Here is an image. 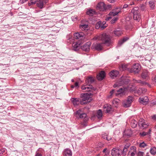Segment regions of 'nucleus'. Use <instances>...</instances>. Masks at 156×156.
Wrapping results in <instances>:
<instances>
[{"label": "nucleus", "instance_id": "1", "mask_svg": "<svg viewBox=\"0 0 156 156\" xmlns=\"http://www.w3.org/2000/svg\"><path fill=\"white\" fill-rule=\"evenodd\" d=\"M93 95V94L91 93L85 94L82 98V100L80 101V104L83 105L90 102L91 100L90 97L92 96Z\"/></svg>", "mask_w": 156, "mask_h": 156}, {"label": "nucleus", "instance_id": "2", "mask_svg": "<svg viewBox=\"0 0 156 156\" xmlns=\"http://www.w3.org/2000/svg\"><path fill=\"white\" fill-rule=\"evenodd\" d=\"M111 8L110 5H106L103 2H101L98 3L97 6V9L102 11H105L110 9Z\"/></svg>", "mask_w": 156, "mask_h": 156}, {"label": "nucleus", "instance_id": "3", "mask_svg": "<svg viewBox=\"0 0 156 156\" xmlns=\"http://www.w3.org/2000/svg\"><path fill=\"white\" fill-rule=\"evenodd\" d=\"M141 68V66L139 63H135L129 70L130 73H134V74L137 73L140 70Z\"/></svg>", "mask_w": 156, "mask_h": 156}, {"label": "nucleus", "instance_id": "4", "mask_svg": "<svg viewBox=\"0 0 156 156\" xmlns=\"http://www.w3.org/2000/svg\"><path fill=\"white\" fill-rule=\"evenodd\" d=\"M131 12L133 13V19L135 20L139 21L140 19V12L137 7H135L131 10Z\"/></svg>", "mask_w": 156, "mask_h": 156}, {"label": "nucleus", "instance_id": "5", "mask_svg": "<svg viewBox=\"0 0 156 156\" xmlns=\"http://www.w3.org/2000/svg\"><path fill=\"white\" fill-rule=\"evenodd\" d=\"M99 39L101 40L102 41L103 44H106L110 42V38L109 35L106 34H103L100 37Z\"/></svg>", "mask_w": 156, "mask_h": 156}, {"label": "nucleus", "instance_id": "6", "mask_svg": "<svg viewBox=\"0 0 156 156\" xmlns=\"http://www.w3.org/2000/svg\"><path fill=\"white\" fill-rule=\"evenodd\" d=\"M82 90H85V92H93L96 90V88L94 87L90 84H86L83 85L81 87Z\"/></svg>", "mask_w": 156, "mask_h": 156}, {"label": "nucleus", "instance_id": "7", "mask_svg": "<svg viewBox=\"0 0 156 156\" xmlns=\"http://www.w3.org/2000/svg\"><path fill=\"white\" fill-rule=\"evenodd\" d=\"M133 97L131 96H129L126 101L124 102L123 103L124 107H128L130 106L132 102H133Z\"/></svg>", "mask_w": 156, "mask_h": 156}, {"label": "nucleus", "instance_id": "8", "mask_svg": "<svg viewBox=\"0 0 156 156\" xmlns=\"http://www.w3.org/2000/svg\"><path fill=\"white\" fill-rule=\"evenodd\" d=\"M76 115H77V116H79L80 118L85 119L86 120L87 119V114L82 112L80 110H78L76 111Z\"/></svg>", "mask_w": 156, "mask_h": 156}, {"label": "nucleus", "instance_id": "9", "mask_svg": "<svg viewBox=\"0 0 156 156\" xmlns=\"http://www.w3.org/2000/svg\"><path fill=\"white\" fill-rule=\"evenodd\" d=\"M91 44L90 42H87L83 46H81V48L83 51H88L90 50Z\"/></svg>", "mask_w": 156, "mask_h": 156}, {"label": "nucleus", "instance_id": "10", "mask_svg": "<svg viewBox=\"0 0 156 156\" xmlns=\"http://www.w3.org/2000/svg\"><path fill=\"white\" fill-rule=\"evenodd\" d=\"M149 101L148 97L146 96H144L140 97L139 99V101L140 103L143 105L147 104Z\"/></svg>", "mask_w": 156, "mask_h": 156}, {"label": "nucleus", "instance_id": "11", "mask_svg": "<svg viewBox=\"0 0 156 156\" xmlns=\"http://www.w3.org/2000/svg\"><path fill=\"white\" fill-rule=\"evenodd\" d=\"M92 48L97 51H100L102 49V44L94 43L92 46Z\"/></svg>", "mask_w": 156, "mask_h": 156}, {"label": "nucleus", "instance_id": "12", "mask_svg": "<svg viewBox=\"0 0 156 156\" xmlns=\"http://www.w3.org/2000/svg\"><path fill=\"white\" fill-rule=\"evenodd\" d=\"M129 38V37H125L119 40L118 43V47H121L125 42L128 41Z\"/></svg>", "mask_w": 156, "mask_h": 156}, {"label": "nucleus", "instance_id": "13", "mask_svg": "<svg viewBox=\"0 0 156 156\" xmlns=\"http://www.w3.org/2000/svg\"><path fill=\"white\" fill-rule=\"evenodd\" d=\"M150 73L147 70H145L142 72L141 76L143 79L148 80L149 78Z\"/></svg>", "mask_w": 156, "mask_h": 156}, {"label": "nucleus", "instance_id": "14", "mask_svg": "<svg viewBox=\"0 0 156 156\" xmlns=\"http://www.w3.org/2000/svg\"><path fill=\"white\" fill-rule=\"evenodd\" d=\"M128 151V149L126 147H124L123 150L118 149V156H120L122 154L125 156Z\"/></svg>", "mask_w": 156, "mask_h": 156}, {"label": "nucleus", "instance_id": "15", "mask_svg": "<svg viewBox=\"0 0 156 156\" xmlns=\"http://www.w3.org/2000/svg\"><path fill=\"white\" fill-rule=\"evenodd\" d=\"M80 43L78 42H76L72 44L73 49L75 51L78 50L80 48Z\"/></svg>", "mask_w": 156, "mask_h": 156}, {"label": "nucleus", "instance_id": "16", "mask_svg": "<svg viewBox=\"0 0 156 156\" xmlns=\"http://www.w3.org/2000/svg\"><path fill=\"white\" fill-rule=\"evenodd\" d=\"M125 94V92L124 89L121 88L118 90V98L122 97L124 96Z\"/></svg>", "mask_w": 156, "mask_h": 156}, {"label": "nucleus", "instance_id": "17", "mask_svg": "<svg viewBox=\"0 0 156 156\" xmlns=\"http://www.w3.org/2000/svg\"><path fill=\"white\" fill-rule=\"evenodd\" d=\"M84 34L82 32L76 33L74 34V37L75 39H79L80 38L81 39L84 38Z\"/></svg>", "mask_w": 156, "mask_h": 156}, {"label": "nucleus", "instance_id": "18", "mask_svg": "<svg viewBox=\"0 0 156 156\" xmlns=\"http://www.w3.org/2000/svg\"><path fill=\"white\" fill-rule=\"evenodd\" d=\"M105 73L104 71H102L98 74L97 78L98 80H102L105 77Z\"/></svg>", "mask_w": 156, "mask_h": 156}, {"label": "nucleus", "instance_id": "19", "mask_svg": "<svg viewBox=\"0 0 156 156\" xmlns=\"http://www.w3.org/2000/svg\"><path fill=\"white\" fill-rule=\"evenodd\" d=\"M71 101L74 106H77L80 103L79 99L77 98H72L71 99Z\"/></svg>", "mask_w": 156, "mask_h": 156}, {"label": "nucleus", "instance_id": "20", "mask_svg": "<svg viewBox=\"0 0 156 156\" xmlns=\"http://www.w3.org/2000/svg\"><path fill=\"white\" fill-rule=\"evenodd\" d=\"M111 106L108 105H106L104 107V111L105 112H109L111 111Z\"/></svg>", "mask_w": 156, "mask_h": 156}, {"label": "nucleus", "instance_id": "21", "mask_svg": "<svg viewBox=\"0 0 156 156\" xmlns=\"http://www.w3.org/2000/svg\"><path fill=\"white\" fill-rule=\"evenodd\" d=\"M64 156H72V152L69 149H66L64 151Z\"/></svg>", "mask_w": 156, "mask_h": 156}, {"label": "nucleus", "instance_id": "22", "mask_svg": "<svg viewBox=\"0 0 156 156\" xmlns=\"http://www.w3.org/2000/svg\"><path fill=\"white\" fill-rule=\"evenodd\" d=\"M102 113L101 110L99 109L96 112V116L99 119H101L102 116Z\"/></svg>", "mask_w": 156, "mask_h": 156}, {"label": "nucleus", "instance_id": "23", "mask_svg": "<svg viewBox=\"0 0 156 156\" xmlns=\"http://www.w3.org/2000/svg\"><path fill=\"white\" fill-rule=\"evenodd\" d=\"M134 83H140L142 86H144L146 85H148V84L145 81H143L140 80H136L134 79H133Z\"/></svg>", "mask_w": 156, "mask_h": 156}, {"label": "nucleus", "instance_id": "24", "mask_svg": "<svg viewBox=\"0 0 156 156\" xmlns=\"http://www.w3.org/2000/svg\"><path fill=\"white\" fill-rule=\"evenodd\" d=\"M109 75L111 78L114 79L117 76V71L116 70H113L111 71Z\"/></svg>", "mask_w": 156, "mask_h": 156}, {"label": "nucleus", "instance_id": "25", "mask_svg": "<svg viewBox=\"0 0 156 156\" xmlns=\"http://www.w3.org/2000/svg\"><path fill=\"white\" fill-rule=\"evenodd\" d=\"M119 84L118 83V85L119 86H121L122 85H123L124 84H127L129 82V80L128 79H126L125 80H123L122 79H121V80H120L119 81Z\"/></svg>", "mask_w": 156, "mask_h": 156}, {"label": "nucleus", "instance_id": "26", "mask_svg": "<svg viewBox=\"0 0 156 156\" xmlns=\"http://www.w3.org/2000/svg\"><path fill=\"white\" fill-rule=\"evenodd\" d=\"M94 79L91 77H89L86 79V83L87 84H90L94 82Z\"/></svg>", "mask_w": 156, "mask_h": 156}, {"label": "nucleus", "instance_id": "27", "mask_svg": "<svg viewBox=\"0 0 156 156\" xmlns=\"http://www.w3.org/2000/svg\"><path fill=\"white\" fill-rule=\"evenodd\" d=\"M138 125L140 127H142L144 129L146 128L148 126V125L145 122H143L142 121H139Z\"/></svg>", "mask_w": 156, "mask_h": 156}, {"label": "nucleus", "instance_id": "28", "mask_svg": "<svg viewBox=\"0 0 156 156\" xmlns=\"http://www.w3.org/2000/svg\"><path fill=\"white\" fill-rule=\"evenodd\" d=\"M108 15L112 16V17L117 15V8H116L115 9L112 10L110 12Z\"/></svg>", "mask_w": 156, "mask_h": 156}, {"label": "nucleus", "instance_id": "29", "mask_svg": "<svg viewBox=\"0 0 156 156\" xmlns=\"http://www.w3.org/2000/svg\"><path fill=\"white\" fill-rule=\"evenodd\" d=\"M137 122L135 119L132 120L131 121V125L132 127L133 128H135L137 124Z\"/></svg>", "mask_w": 156, "mask_h": 156}, {"label": "nucleus", "instance_id": "30", "mask_svg": "<svg viewBox=\"0 0 156 156\" xmlns=\"http://www.w3.org/2000/svg\"><path fill=\"white\" fill-rule=\"evenodd\" d=\"M80 28L82 30H87L88 28V25L86 24L81 25L80 26Z\"/></svg>", "mask_w": 156, "mask_h": 156}, {"label": "nucleus", "instance_id": "31", "mask_svg": "<svg viewBox=\"0 0 156 156\" xmlns=\"http://www.w3.org/2000/svg\"><path fill=\"white\" fill-rule=\"evenodd\" d=\"M37 6L39 7L40 9H42L43 7V3L42 0H39L38 2L37 3Z\"/></svg>", "mask_w": 156, "mask_h": 156}, {"label": "nucleus", "instance_id": "32", "mask_svg": "<svg viewBox=\"0 0 156 156\" xmlns=\"http://www.w3.org/2000/svg\"><path fill=\"white\" fill-rule=\"evenodd\" d=\"M111 154L112 156H117V149L116 147L112 150Z\"/></svg>", "mask_w": 156, "mask_h": 156}, {"label": "nucleus", "instance_id": "33", "mask_svg": "<svg viewBox=\"0 0 156 156\" xmlns=\"http://www.w3.org/2000/svg\"><path fill=\"white\" fill-rule=\"evenodd\" d=\"M150 152L152 154L155 155L156 154V148L154 147H151Z\"/></svg>", "mask_w": 156, "mask_h": 156}, {"label": "nucleus", "instance_id": "34", "mask_svg": "<svg viewBox=\"0 0 156 156\" xmlns=\"http://www.w3.org/2000/svg\"><path fill=\"white\" fill-rule=\"evenodd\" d=\"M95 12L94 10L92 9H90L87 11L86 13L88 15L90 16H92L94 14H95Z\"/></svg>", "mask_w": 156, "mask_h": 156}, {"label": "nucleus", "instance_id": "35", "mask_svg": "<svg viewBox=\"0 0 156 156\" xmlns=\"http://www.w3.org/2000/svg\"><path fill=\"white\" fill-rule=\"evenodd\" d=\"M101 30H103V29L105 28L108 26L107 24H106L105 21H103L102 23L101 22Z\"/></svg>", "mask_w": 156, "mask_h": 156}, {"label": "nucleus", "instance_id": "36", "mask_svg": "<svg viewBox=\"0 0 156 156\" xmlns=\"http://www.w3.org/2000/svg\"><path fill=\"white\" fill-rule=\"evenodd\" d=\"M101 21H99L95 25V28L96 29H98L99 28L101 29Z\"/></svg>", "mask_w": 156, "mask_h": 156}, {"label": "nucleus", "instance_id": "37", "mask_svg": "<svg viewBox=\"0 0 156 156\" xmlns=\"http://www.w3.org/2000/svg\"><path fill=\"white\" fill-rule=\"evenodd\" d=\"M104 146V144L101 142H98L96 145V148H97V150H98V148H101Z\"/></svg>", "mask_w": 156, "mask_h": 156}, {"label": "nucleus", "instance_id": "38", "mask_svg": "<svg viewBox=\"0 0 156 156\" xmlns=\"http://www.w3.org/2000/svg\"><path fill=\"white\" fill-rule=\"evenodd\" d=\"M136 152H133L132 151H129L128 153V156H134Z\"/></svg>", "mask_w": 156, "mask_h": 156}, {"label": "nucleus", "instance_id": "39", "mask_svg": "<svg viewBox=\"0 0 156 156\" xmlns=\"http://www.w3.org/2000/svg\"><path fill=\"white\" fill-rule=\"evenodd\" d=\"M119 69L120 70H126L127 67L126 65H122L119 67Z\"/></svg>", "mask_w": 156, "mask_h": 156}, {"label": "nucleus", "instance_id": "40", "mask_svg": "<svg viewBox=\"0 0 156 156\" xmlns=\"http://www.w3.org/2000/svg\"><path fill=\"white\" fill-rule=\"evenodd\" d=\"M112 105L113 107H116L117 105V99L115 98L114 99L112 102Z\"/></svg>", "mask_w": 156, "mask_h": 156}, {"label": "nucleus", "instance_id": "41", "mask_svg": "<svg viewBox=\"0 0 156 156\" xmlns=\"http://www.w3.org/2000/svg\"><path fill=\"white\" fill-rule=\"evenodd\" d=\"M37 0H31L30 2L28 3L29 6H30L36 3Z\"/></svg>", "mask_w": 156, "mask_h": 156}, {"label": "nucleus", "instance_id": "42", "mask_svg": "<svg viewBox=\"0 0 156 156\" xmlns=\"http://www.w3.org/2000/svg\"><path fill=\"white\" fill-rule=\"evenodd\" d=\"M139 91H141L142 93H144L147 90L144 88L141 87L139 88Z\"/></svg>", "mask_w": 156, "mask_h": 156}, {"label": "nucleus", "instance_id": "43", "mask_svg": "<svg viewBox=\"0 0 156 156\" xmlns=\"http://www.w3.org/2000/svg\"><path fill=\"white\" fill-rule=\"evenodd\" d=\"M145 9V6L144 4H141L140 5V9L141 10L144 11Z\"/></svg>", "mask_w": 156, "mask_h": 156}, {"label": "nucleus", "instance_id": "44", "mask_svg": "<svg viewBox=\"0 0 156 156\" xmlns=\"http://www.w3.org/2000/svg\"><path fill=\"white\" fill-rule=\"evenodd\" d=\"M130 151H132L133 152H136V148L135 146H132L130 148Z\"/></svg>", "mask_w": 156, "mask_h": 156}, {"label": "nucleus", "instance_id": "45", "mask_svg": "<svg viewBox=\"0 0 156 156\" xmlns=\"http://www.w3.org/2000/svg\"><path fill=\"white\" fill-rule=\"evenodd\" d=\"M123 11V8H122L121 7H118V14L120 12H121Z\"/></svg>", "mask_w": 156, "mask_h": 156}, {"label": "nucleus", "instance_id": "46", "mask_svg": "<svg viewBox=\"0 0 156 156\" xmlns=\"http://www.w3.org/2000/svg\"><path fill=\"white\" fill-rule=\"evenodd\" d=\"M146 146V144L144 142L140 143L139 144L140 147H144Z\"/></svg>", "mask_w": 156, "mask_h": 156}, {"label": "nucleus", "instance_id": "47", "mask_svg": "<svg viewBox=\"0 0 156 156\" xmlns=\"http://www.w3.org/2000/svg\"><path fill=\"white\" fill-rule=\"evenodd\" d=\"M144 153L143 152L140 151L137 154V156H143Z\"/></svg>", "mask_w": 156, "mask_h": 156}, {"label": "nucleus", "instance_id": "48", "mask_svg": "<svg viewBox=\"0 0 156 156\" xmlns=\"http://www.w3.org/2000/svg\"><path fill=\"white\" fill-rule=\"evenodd\" d=\"M149 4L150 5V6L151 8H153L154 6V2H153L150 1L149 2Z\"/></svg>", "mask_w": 156, "mask_h": 156}, {"label": "nucleus", "instance_id": "49", "mask_svg": "<svg viewBox=\"0 0 156 156\" xmlns=\"http://www.w3.org/2000/svg\"><path fill=\"white\" fill-rule=\"evenodd\" d=\"M72 19L73 21H76L77 20H79V19H78V17L77 16H73L72 17Z\"/></svg>", "mask_w": 156, "mask_h": 156}, {"label": "nucleus", "instance_id": "50", "mask_svg": "<svg viewBox=\"0 0 156 156\" xmlns=\"http://www.w3.org/2000/svg\"><path fill=\"white\" fill-rule=\"evenodd\" d=\"M6 149L5 148H3L0 150V154H2L5 152Z\"/></svg>", "mask_w": 156, "mask_h": 156}, {"label": "nucleus", "instance_id": "51", "mask_svg": "<svg viewBox=\"0 0 156 156\" xmlns=\"http://www.w3.org/2000/svg\"><path fill=\"white\" fill-rule=\"evenodd\" d=\"M140 134L142 136H144L146 135H148V133L147 132H144L142 133H140Z\"/></svg>", "mask_w": 156, "mask_h": 156}, {"label": "nucleus", "instance_id": "52", "mask_svg": "<svg viewBox=\"0 0 156 156\" xmlns=\"http://www.w3.org/2000/svg\"><path fill=\"white\" fill-rule=\"evenodd\" d=\"M130 144L129 143L126 144L124 147H126V148L128 149L129 147L130 146Z\"/></svg>", "mask_w": 156, "mask_h": 156}, {"label": "nucleus", "instance_id": "53", "mask_svg": "<svg viewBox=\"0 0 156 156\" xmlns=\"http://www.w3.org/2000/svg\"><path fill=\"white\" fill-rule=\"evenodd\" d=\"M107 134L106 133H105L102 134V137L104 139H106V140L107 138Z\"/></svg>", "mask_w": 156, "mask_h": 156}, {"label": "nucleus", "instance_id": "54", "mask_svg": "<svg viewBox=\"0 0 156 156\" xmlns=\"http://www.w3.org/2000/svg\"><path fill=\"white\" fill-rule=\"evenodd\" d=\"M123 33L122 32L119 30H118V36L121 35Z\"/></svg>", "mask_w": 156, "mask_h": 156}, {"label": "nucleus", "instance_id": "55", "mask_svg": "<svg viewBox=\"0 0 156 156\" xmlns=\"http://www.w3.org/2000/svg\"><path fill=\"white\" fill-rule=\"evenodd\" d=\"M115 91L114 90H112L110 92V95L109 96V98L111 97L112 94L114 93Z\"/></svg>", "mask_w": 156, "mask_h": 156}, {"label": "nucleus", "instance_id": "56", "mask_svg": "<svg viewBox=\"0 0 156 156\" xmlns=\"http://www.w3.org/2000/svg\"><path fill=\"white\" fill-rule=\"evenodd\" d=\"M111 139V137L110 136H109L108 134H107L106 140H107L108 141H109Z\"/></svg>", "mask_w": 156, "mask_h": 156}, {"label": "nucleus", "instance_id": "57", "mask_svg": "<svg viewBox=\"0 0 156 156\" xmlns=\"http://www.w3.org/2000/svg\"><path fill=\"white\" fill-rule=\"evenodd\" d=\"M117 20V18H115L114 19L112 20L111 21V23H114Z\"/></svg>", "mask_w": 156, "mask_h": 156}, {"label": "nucleus", "instance_id": "58", "mask_svg": "<svg viewBox=\"0 0 156 156\" xmlns=\"http://www.w3.org/2000/svg\"><path fill=\"white\" fill-rule=\"evenodd\" d=\"M112 18V16H109L107 17H106L105 20H108L110 19H111Z\"/></svg>", "mask_w": 156, "mask_h": 156}, {"label": "nucleus", "instance_id": "59", "mask_svg": "<svg viewBox=\"0 0 156 156\" xmlns=\"http://www.w3.org/2000/svg\"><path fill=\"white\" fill-rule=\"evenodd\" d=\"M75 86L76 87H79V83L78 82H76L75 83Z\"/></svg>", "mask_w": 156, "mask_h": 156}, {"label": "nucleus", "instance_id": "60", "mask_svg": "<svg viewBox=\"0 0 156 156\" xmlns=\"http://www.w3.org/2000/svg\"><path fill=\"white\" fill-rule=\"evenodd\" d=\"M27 0H20V2L21 3H23L26 2Z\"/></svg>", "mask_w": 156, "mask_h": 156}, {"label": "nucleus", "instance_id": "61", "mask_svg": "<svg viewBox=\"0 0 156 156\" xmlns=\"http://www.w3.org/2000/svg\"><path fill=\"white\" fill-rule=\"evenodd\" d=\"M152 118L154 120L156 119V115H154L152 116Z\"/></svg>", "mask_w": 156, "mask_h": 156}, {"label": "nucleus", "instance_id": "62", "mask_svg": "<svg viewBox=\"0 0 156 156\" xmlns=\"http://www.w3.org/2000/svg\"><path fill=\"white\" fill-rule=\"evenodd\" d=\"M128 6V5L127 4H125L124 5L123 7L122 8H123H123H126Z\"/></svg>", "mask_w": 156, "mask_h": 156}, {"label": "nucleus", "instance_id": "63", "mask_svg": "<svg viewBox=\"0 0 156 156\" xmlns=\"http://www.w3.org/2000/svg\"><path fill=\"white\" fill-rule=\"evenodd\" d=\"M35 156H42V154L41 153H37Z\"/></svg>", "mask_w": 156, "mask_h": 156}, {"label": "nucleus", "instance_id": "64", "mask_svg": "<svg viewBox=\"0 0 156 156\" xmlns=\"http://www.w3.org/2000/svg\"><path fill=\"white\" fill-rule=\"evenodd\" d=\"M109 2L111 3H113L114 2L115 0H108Z\"/></svg>", "mask_w": 156, "mask_h": 156}]
</instances>
